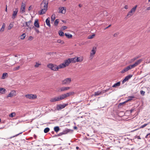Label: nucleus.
Returning a JSON list of instances; mask_svg holds the SVG:
<instances>
[{
    "instance_id": "nucleus-46",
    "label": "nucleus",
    "mask_w": 150,
    "mask_h": 150,
    "mask_svg": "<svg viewBox=\"0 0 150 150\" xmlns=\"http://www.w3.org/2000/svg\"><path fill=\"white\" fill-rule=\"evenodd\" d=\"M68 94H69V96L74 94V93L73 91H71L70 92H69L68 93Z\"/></svg>"
},
{
    "instance_id": "nucleus-55",
    "label": "nucleus",
    "mask_w": 150,
    "mask_h": 150,
    "mask_svg": "<svg viewBox=\"0 0 150 150\" xmlns=\"http://www.w3.org/2000/svg\"><path fill=\"white\" fill-rule=\"evenodd\" d=\"M135 138H137V139H141L139 136H135L134 137Z\"/></svg>"
},
{
    "instance_id": "nucleus-37",
    "label": "nucleus",
    "mask_w": 150,
    "mask_h": 150,
    "mask_svg": "<svg viewBox=\"0 0 150 150\" xmlns=\"http://www.w3.org/2000/svg\"><path fill=\"white\" fill-rule=\"evenodd\" d=\"M16 115V114L15 112H12L9 115V116L11 117H13L15 116Z\"/></svg>"
},
{
    "instance_id": "nucleus-62",
    "label": "nucleus",
    "mask_w": 150,
    "mask_h": 150,
    "mask_svg": "<svg viewBox=\"0 0 150 150\" xmlns=\"http://www.w3.org/2000/svg\"><path fill=\"white\" fill-rule=\"evenodd\" d=\"M31 6H29V8H28V10L29 11H30L31 9Z\"/></svg>"
},
{
    "instance_id": "nucleus-34",
    "label": "nucleus",
    "mask_w": 150,
    "mask_h": 150,
    "mask_svg": "<svg viewBox=\"0 0 150 150\" xmlns=\"http://www.w3.org/2000/svg\"><path fill=\"white\" fill-rule=\"evenodd\" d=\"M50 130V128L49 127H46L44 129V131L45 133H47Z\"/></svg>"
},
{
    "instance_id": "nucleus-35",
    "label": "nucleus",
    "mask_w": 150,
    "mask_h": 150,
    "mask_svg": "<svg viewBox=\"0 0 150 150\" xmlns=\"http://www.w3.org/2000/svg\"><path fill=\"white\" fill-rule=\"evenodd\" d=\"M7 73H4L2 74L1 78L2 79H4L5 78L6 76L7 75Z\"/></svg>"
},
{
    "instance_id": "nucleus-4",
    "label": "nucleus",
    "mask_w": 150,
    "mask_h": 150,
    "mask_svg": "<svg viewBox=\"0 0 150 150\" xmlns=\"http://www.w3.org/2000/svg\"><path fill=\"white\" fill-rule=\"evenodd\" d=\"M62 100L61 95L55 97L54 98L51 99L50 101L52 102H54Z\"/></svg>"
},
{
    "instance_id": "nucleus-2",
    "label": "nucleus",
    "mask_w": 150,
    "mask_h": 150,
    "mask_svg": "<svg viewBox=\"0 0 150 150\" xmlns=\"http://www.w3.org/2000/svg\"><path fill=\"white\" fill-rule=\"evenodd\" d=\"M47 66L49 68L52 70L57 71L59 69L58 66L52 64H48Z\"/></svg>"
},
{
    "instance_id": "nucleus-59",
    "label": "nucleus",
    "mask_w": 150,
    "mask_h": 150,
    "mask_svg": "<svg viewBox=\"0 0 150 150\" xmlns=\"http://www.w3.org/2000/svg\"><path fill=\"white\" fill-rule=\"evenodd\" d=\"M108 91V89L104 90H103V92H102V93H104Z\"/></svg>"
},
{
    "instance_id": "nucleus-42",
    "label": "nucleus",
    "mask_w": 150,
    "mask_h": 150,
    "mask_svg": "<svg viewBox=\"0 0 150 150\" xmlns=\"http://www.w3.org/2000/svg\"><path fill=\"white\" fill-rule=\"evenodd\" d=\"M95 36V35L94 34H92L91 35H90L88 37V38L89 39H91L93 38V37Z\"/></svg>"
},
{
    "instance_id": "nucleus-23",
    "label": "nucleus",
    "mask_w": 150,
    "mask_h": 150,
    "mask_svg": "<svg viewBox=\"0 0 150 150\" xmlns=\"http://www.w3.org/2000/svg\"><path fill=\"white\" fill-rule=\"evenodd\" d=\"M46 24L49 26L50 27V18H47L46 20Z\"/></svg>"
},
{
    "instance_id": "nucleus-22",
    "label": "nucleus",
    "mask_w": 150,
    "mask_h": 150,
    "mask_svg": "<svg viewBox=\"0 0 150 150\" xmlns=\"http://www.w3.org/2000/svg\"><path fill=\"white\" fill-rule=\"evenodd\" d=\"M120 84V81H119L116 83H115L114 84V85L112 86V87L113 88H116L117 87L119 86Z\"/></svg>"
},
{
    "instance_id": "nucleus-5",
    "label": "nucleus",
    "mask_w": 150,
    "mask_h": 150,
    "mask_svg": "<svg viewBox=\"0 0 150 150\" xmlns=\"http://www.w3.org/2000/svg\"><path fill=\"white\" fill-rule=\"evenodd\" d=\"M137 7V6L136 5L133 7L127 14V16L130 17L132 16L133 15V13H134Z\"/></svg>"
},
{
    "instance_id": "nucleus-16",
    "label": "nucleus",
    "mask_w": 150,
    "mask_h": 150,
    "mask_svg": "<svg viewBox=\"0 0 150 150\" xmlns=\"http://www.w3.org/2000/svg\"><path fill=\"white\" fill-rule=\"evenodd\" d=\"M16 93V92L15 91H11V92L8 94V96H7V97H11L13 96V95H15Z\"/></svg>"
},
{
    "instance_id": "nucleus-26",
    "label": "nucleus",
    "mask_w": 150,
    "mask_h": 150,
    "mask_svg": "<svg viewBox=\"0 0 150 150\" xmlns=\"http://www.w3.org/2000/svg\"><path fill=\"white\" fill-rule=\"evenodd\" d=\"M102 92H100L99 91H98L97 92H95L94 93V96H98V95H99L102 93Z\"/></svg>"
},
{
    "instance_id": "nucleus-11",
    "label": "nucleus",
    "mask_w": 150,
    "mask_h": 150,
    "mask_svg": "<svg viewBox=\"0 0 150 150\" xmlns=\"http://www.w3.org/2000/svg\"><path fill=\"white\" fill-rule=\"evenodd\" d=\"M70 88V87H62L59 88V92H63L67 91L69 90Z\"/></svg>"
},
{
    "instance_id": "nucleus-29",
    "label": "nucleus",
    "mask_w": 150,
    "mask_h": 150,
    "mask_svg": "<svg viewBox=\"0 0 150 150\" xmlns=\"http://www.w3.org/2000/svg\"><path fill=\"white\" fill-rule=\"evenodd\" d=\"M5 25L4 23L2 26L1 28V29H0V31L1 32H3L4 29V28L5 27Z\"/></svg>"
},
{
    "instance_id": "nucleus-64",
    "label": "nucleus",
    "mask_w": 150,
    "mask_h": 150,
    "mask_svg": "<svg viewBox=\"0 0 150 150\" xmlns=\"http://www.w3.org/2000/svg\"><path fill=\"white\" fill-rule=\"evenodd\" d=\"M125 8L126 9H127L128 8V6L127 5H125Z\"/></svg>"
},
{
    "instance_id": "nucleus-47",
    "label": "nucleus",
    "mask_w": 150,
    "mask_h": 150,
    "mask_svg": "<svg viewBox=\"0 0 150 150\" xmlns=\"http://www.w3.org/2000/svg\"><path fill=\"white\" fill-rule=\"evenodd\" d=\"M68 94H69V96L74 94V93L73 91H71L70 92H69L68 93Z\"/></svg>"
},
{
    "instance_id": "nucleus-14",
    "label": "nucleus",
    "mask_w": 150,
    "mask_h": 150,
    "mask_svg": "<svg viewBox=\"0 0 150 150\" xmlns=\"http://www.w3.org/2000/svg\"><path fill=\"white\" fill-rule=\"evenodd\" d=\"M31 22V20H30L28 22H26L25 24L23 23V27L27 26L28 28L30 27V23Z\"/></svg>"
},
{
    "instance_id": "nucleus-30",
    "label": "nucleus",
    "mask_w": 150,
    "mask_h": 150,
    "mask_svg": "<svg viewBox=\"0 0 150 150\" xmlns=\"http://www.w3.org/2000/svg\"><path fill=\"white\" fill-rule=\"evenodd\" d=\"M59 130L60 129L58 126H56L54 127V130L56 132H58Z\"/></svg>"
},
{
    "instance_id": "nucleus-54",
    "label": "nucleus",
    "mask_w": 150,
    "mask_h": 150,
    "mask_svg": "<svg viewBox=\"0 0 150 150\" xmlns=\"http://www.w3.org/2000/svg\"><path fill=\"white\" fill-rule=\"evenodd\" d=\"M138 58V57L134 58H133L132 59V61H134L135 60H136V59H137Z\"/></svg>"
},
{
    "instance_id": "nucleus-6",
    "label": "nucleus",
    "mask_w": 150,
    "mask_h": 150,
    "mask_svg": "<svg viewBox=\"0 0 150 150\" xmlns=\"http://www.w3.org/2000/svg\"><path fill=\"white\" fill-rule=\"evenodd\" d=\"M67 105V104H63L58 105L56 107V109L58 110H61L64 108Z\"/></svg>"
},
{
    "instance_id": "nucleus-21",
    "label": "nucleus",
    "mask_w": 150,
    "mask_h": 150,
    "mask_svg": "<svg viewBox=\"0 0 150 150\" xmlns=\"http://www.w3.org/2000/svg\"><path fill=\"white\" fill-rule=\"evenodd\" d=\"M66 67V66L64 62L60 64L58 66L59 69L63 68Z\"/></svg>"
},
{
    "instance_id": "nucleus-8",
    "label": "nucleus",
    "mask_w": 150,
    "mask_h": 150,
    "mask_svg": "<svg viewBox=\"0 0 150 150\" xmlns=\"http://www.w3.org/2000/svg\"><path fill=\"white\" fill-rule=\"evenodd\" d=\"M71 130L69 129H66L62 132L59 133L58 135V136H61L63 134H66L69 132Z\"/></svg>"
},
{
    "instance_id": "nucleus-56",
    "label": "nucleus",
    "mask_w": 150,
    "mask_h": 150,
    "mask_svg": "<svg viewBox=\"0 0 150 150\" xmlns=\"http://www.w3.org/2000/svg\"><path fill=\"white\" fill-rule=\"evenodd\" d=\"M119 33H115L114 35V36L115 37H117L119 34Z\"/></svg>"
},
{
    "instance_id": "nucleus-38",
    "label": "nucleus",
    "mask_w": 150,
    "mask_h": 150,
    "mask_svg": "<svg viewBox=\"0 0 150 150\" xmlns=\"http://www.w3.org/2000/svg\"><path fill=\"white\" fill-rule=\"evenodd\" d=\"M150 122H149L148 123L145 124L143 125H142L140 127V128H142L146 127L147 126L148 124H149Z\"/></svg>"
},
{
    "instance_id": "nucleus-32",
    "label": "nucleus",
    "mask_w": 150,
    "mask_h": 150,
    "mask_svg": "<svg viewBox=\"0 0 150 150\" xmlns=\"http://www.w3.org/2000/svg\"><path fill=\"white\" fill-rule=\"evenodd\" d=\"M59 20L58 19H56L54 23V25L55 26H57L59 22Z\"/></svg>"
},
{
    "instance_id": "nucleus-41",
    "label": "nucleus",
    "mask_w": 150,
    "mask_h": 150,
    "mask_svg": "<svg viewBox=\"0 0 150 150\" xmlns=\"http://www.w3.org/2000/svg\"><path fill=\"white\" fill-rule=\"evenodd\" d=\"M128 67L130 68V69L135 67L134 64L132 65H129L128 66Z\"/></svg>"
},
{
    "instance_id": "nucleus-60",
    "label": "nucleus",
    "mask_w": 150,
    "mask_h": 150,
    "mask_svg": "<svg viewBox=\"0 0 150 150\" xmlns=\"http://www.w3.org/2000/svg\"><path fill=\"white\" fill-rule=\"evenodd\" d=\"M147 63H149L150 62V58L149 59V60L148 59L147 60V62H146Z\"/></svg>"
},
{
    "instance_id": "nucleus-1",
    "label": "nucleus",
    "mask_w": 150,
    "mask_h": 150,
    "mask_svg": "<svg viewBox=\"0 0 150 150\" xmlns=\"http://www.w3.org/2000/svg\"><path fill=\"white\" fill-rule=\"evenodd\" d=\"M43 3L44 4V8L40 10L39 13L40 15H42L44 14L46 12L48 7V0H44L43 1Z\"/></svg>"
},
{
    "instance_id": "nucleus-53",
    "label": "nucleus",
    "mask_w": 150,
    "mask_h": 150,
    "mask_svg": "<svg viewBox=\"0 0 150 150\" xmlns=\"http://www.w3.org/2000/svg\"><path fill=\"white\" fill-rule=\"evenodd\" d=\"M34 29L35 31L37 33H39V31L37 28H35Z\"/></svg>"
},
{
    "instance_id": "nucleus-9",
    "label": "nucleus",
    "mask_w": 150,
    "mask_h": 150,
    "mask_svg": "<svg viewBox=\"0 0 150 150\" xmlns=\"http://www.w3.org/2000/svg\"><path fill=\"white\" fill-rule=\"evenodd\" d=\"M132 75L130 74L126 76L122 81V84L124 83L126 81H128L129 79H130L132 77Z\"/></svg>"
},
{
    "instance_id": "nucleus-19",
    "label": "nucleus",
    "mask_w": 150,
    "mask_h": 150,
    "mask_svg": "<svg viewBox=\"0 0 150 150\" xmlns=\"http://www.w3.org/2000/svg\"><path fill=\"white\" fill-rule=\"evenodd\" d=\"M34 25L36 27L38 28L40 27V25L38 23V19H36L35 20Z\"/></svg>"
},
{
    "instance_id": "nucleus-10",
    "label": "nucleus",
    "mask_w": 150,
    "mask_h": 150,
    "mask_svg": "<svg viewBox=\"0 0 150 150\" xmlns=\"http://www.w3.org/2000/svg\"><path fill=\"white\" fill-rule=\"evenodd\" d=\"M25 4L22 2L21 8V12L22 13H24L25 12Z\"/></svg>"
},
{
    "instance_id": "nucleus-18",
    "label": "nucleus",
    "mask_w": 150,
    "mask_h": 150,
    "mask_svg": "<svg viewBox=\"0 0 150 150\" xmlns=\"http://www.w3.org/2000/svg\"><path fill=\"white\" fill-rule=\"evenodd\" d=\"M61 96L62 100L64 99L65 98L69 96L68 93L65 94H62L61 95Z\"/></svg>"
},
{
    "instance_id": "nucleus-61",
    "label": "nucleus",
    "mask_w": 150,
    "mask_h": 150,
    "mask_svg": "<svg viewBox=\"0 0 150 150\" xmlns=\"http://www.w3.org/2000/svg\"><path fill=\"white\" fill-rule=\"evenodd\" d=\"M127 102H128V101H127V100L125 101V102H122V103H123V104H125V103H127Z\"/></svg>"
},
{
    "instance_id": "nucleus-17",
    "label": "nucleus",
    "mask_w": 150,
    "mask_h": 150,
    "mask_svg": "<svg viewBox=\"0 0 150 150\" xmlns=\"http://www.w3.org/2000/svg\"><path fill=\"white\" fill-rule=\"evenodd\" d=\"M130 68L128 66L127 67L124 68L123 69H122L121 71V73L122 74L124 73L125 72L127 71Z\"/></svg>"
},
{
    "instance_id": "nucleus-27",
    "label": "nucleus",
    "mask_w": 150,
    "mask_h": 150,
    "mask_svg": "<svg viewBox=\"0 0 150 150\" xmlns=\"http://www.w3.org/2000/svg\"><path fill=\"white\" fill-rule=\"evenodd\" d=\"M71 62L75 63L76 62V57L69 58Z\"/></svg>"
},
{
    "instance_id": "nucleus-20",
    "label": "nucleus",
    "mask_w": 150,
    "mask_h": 150,
    "mask_svg": "<svg viewBox=\"0 0 150 150\" xmlns=\"http://www.w3.org/2000/svg\"><path fill=\"white\" fill-rule=\"evenodd\" d=\"M66 65L67 66H68L69 65V64L71 62L69 58L68 59L65 60L64 62Z\"/></svg>"
},
{
    "instance_id": "nucleus-49",
    "label": "nucleus",
    "mask_w": 150,
    "mask_h": 150,
    "mask_svg": "<svg viewBox=\"0 0 150 150\" xmlns=\"http://www.w3.org/2000/svg\"><path fill=\"white\" fill-rule=\"evenodd\" d=\"M140 93L142 95L144 96V95L145 92L144 91H143L141 90V91H140Z\"/></svg>"
},
{
    "instance_id": "nucleus-48",
    "label": "nucleus",
    "mask_w": 150,
    "mask_h": 150,
    "mask_svg": "<svg viewBox=\"0 0 150 150\" xmlns=\"http://www.w3.org/2000/svg\"><path fill=\"white\" fill-rule=\"evenodd\" d=\"M41 65V64L38 63L37 62L36 63V64L35 65V67H37L39 66V65Z\"/></svg>"
},
{
    "instance_id": "nucleus-13",
    "label": "nucleus",
    "mask_w": 150,
    "mask_h": 150,
    "mask_svg": "<svg viewBox=\"0 0 150 150\" xmlns=\"http://www.w3.org/2000/svg\"><path fill=\"white\" fill-rule=\"evenodd\" d=\"M18 12V10L17 8H16L15 9V10L13 11V15L12 16V18L13 19H14L16 18V16Z\"/></svg>"
},
{
    "instance_id": "nucleus-58",
    "label": "nucleus",
    "mask_w": 150,
    "mask_h": 150,
    "mask_svg": "<svg viewBox=\"0 0 150 150\" xmlns=\"http://www.w3.org/2000/svg\"><path fill=\"white\" fill-rule=\"evenodd\" d=\"M67 28V27L66 26H64L63 27V30H64L66 29Z\"/></svg>"
},
{
    "instance_id": "nucleus-15",
    "label": "nucleus",
    "mask_w": 150,
    "mask_h": 150,
    "mask_svg": "<svg viewBox=\"0 0 150 150\" xmlns=\"http://www.w3.org/2000/svg\"><path fill=\"white\" fill-rule=\"evenodd\" d=\"M59 13L64 14L66 12V9H64V7H61V8H59Z\"/></svg>"
},
{
    "instance_id": "nucleus-36",
    "label": "nucleus",
    "mask_w": 150,
    "mask_h": 150,
    "mask_svg": "<svg viewBox=\"0 0 150 150\" xmlns=\"http://www.w3.org/2000/svg\"><path fill=\"white\" fill-rule=\"evenodd\" d=\"M13 26V23H10L8 27V30H10L12 28Z\"/></svg>"
},
{
    "instance_id": "nucleus-33",
    "label": "nucleus",
    "mask_w": 150,
    "mask_h": 150,
    "mask_svg": "<svg viewBox=\"0 0 150 150\" xmlns=\"http://www.w3.org/2000/svg\"><path fill=\"white\" fill-rule=\"evenodd\" d=\"M6 91V90L3 88H0V93L3 94L5 93V91Z\"/></svg>"
},
{
    "instance_id": "nucleus-43",
    "label": "nucleus",
    "mask_w": 150,
    "mask_h": 150,
    "mask_svg": "<svg viewBox=\"0 0 150 150\" xmlns=\"http://www.w3.org/2000/svg\"><path fill=\"white\" fill-rule=\"evenodd\" d=\"M55 15H53L52 16V17H51V21H54V20L55 19Z\"/></svg>"
},
{
    "instance_id": "nucleus-12",
    "label": "nucleus",
    "mask_w": 150,
    "mask_h": 150,
    "mask_svg": "<svg viewBox=\"0 0 150 150\" xmlns=\"http://www.w3.org/2000/svg\"><path fill=\"white\" fill-rule=\"evenodd\" d=\"M96 47H93L91 53V57H93L94 55L95 54L96 52Z\"/></svg>"
},
{
    "instance_id": "nucleus-44",
    "label": "nucleus",
    "mask_w": 150,
    "mask_h": 150,
    "mask_svg": "<svg viewBox=\"0 0 150 150\" xmlns=\"http://www.w3.org/2000/svg\"><path fill=\"white\" fill-rule=\"evenodd\" d=\"M134 98V97L133 96H129L128 97V99L127 100V101H128L132 100Z\"/></svg>"
},
{
    "instance_id": "nucleus-3",
    "label": "nucleus",
    "mask_w": 150,
    "mask_h": 150,
    "mask_svg": "<svg viewBox=\"0 0 150 150\" xmlns=\"http://www.w3.org/2000/svg\"><path fill=\"white\" fill-rule=\"evenodd\" d=\"M71 81V79L70 78H68L62 80V83L63 85H67L69 84Z\"/></svg>"
},
{
    "instance_id": "nucleus-24",
    "label": "nucleus",
    "mask_w": 150,
    "mask_h": 150,
    "mask_svg": "<svg viewBox=\"0 0 150 150\" xmlns=\"http://www.w3.org/2000/svg\"><path fill=\"white\" fill-rule=\"evenodd\" d=\"M142 61V60L141 59L138 60L134 64V65L135 67L137 66V65L140 63Z\"/></svg>"
},
{
    "instance_id": "nucleus-31",
    "label": "nucleus",
    "mask_w": 150,
    "mask_h": 150,
    "mask_svg": "<svg viewBox=\"0 0 150 150\" xmlns=\"http://www.w3.org/2000/svg\"><path fill=\"white\" fill-rule=\"evenodd\" d=\"M26 36V35L25 33H23L21 36V39L22 40H23L25 38Z\"/></svg>"
},
{
    "instance_id": "nucleus-40",
    "label": "nucleus",
    "mask_w": 150,
    "mask_h": 150,
    "mask_svg": "<svg viewBox=\"0 0 150 150\" xmlns=\"http://www.w3.org/2000/svg\"><path fill=\"white\" fill-rule=\"evenodd\" d=\"M23 133V132H20V133L18 134H17L14 136H11V137H10L9 139H11L12 138H13V137H17V136H18L20 134H21L22 133Z\"/></svg>"
},
{
    "instance_id": "nucleus-28",
    "label": "nucleus",
    "mask_w": 150,
    "mask_h": 150,
    "mask_svg": "<svg viewBox=\"0 0 150 150\" xmlns=\"http://www.w3.org/2000/svg\"><path fill=\"white\" fill-rule=\"evenodd\" d=\"M65 35L66 37L69 38H71L72 37V35L71 34H70L69 33H65Z\"/></svg>"
},
{
    "instance_id": "nucleus-45",
    "label": "nucleus",
    "mask_w": 150,
    "mask_h": 150,
    "mask_svg": "<svg viewBox=\"0 0 150 150\" xmlns=\"http://www.w3.org/2000/svg\"><path fill=\"white\" fill-rule=\"evenodd\" d=\"M68 94H69V96L74 94V93L73 91H71L70 92H69L68 93Z\"/></svg>"
},
{
    "instance_id": "nucleus-51",
    "label": "nucleus",
    "mask_w": 150,
    "mask_h": 150,
    "mask_svg": "<svg viewBox=\"0 0 150 150\" xmlns=\"http://www.w3.org/2000/svg\"><path fill=\"white\" fill-rule=\"evenodd\" d=\"M150 133H149L148 134H147L145 136V138H150Z\"/></svg>"
},
{
    "instance_id": "nucleus-25",
    "label": "nucleus",
    "mask_w": 150,
    "mask_h": 150,
    "mask_svg": "<svg viewBox=\"0 0 150 150\" xmlns=\"http://www.w3.org/2000/svg\"><path fill=\"white\" fill-rule=\"evenodd\" d=\"M76 62H81L82 61L83 59L82 57H76Z\"/></svg>"
},
{
    "instance_id": "nucleus-57",
    "label": "nucleus",
    "mask_w": 150,
    "mask_h": 150,
    "mask_svg": "<svg viewBox=\"0 0 150 150\" xmlns=\"http://www.w3.org/2000/svg\"><path fill=\"white\" fill-rule=\"evenodd\" d=\"M19 68H20V66H18L15 68V70H18L19 69Z\"/></svg>"
},
{
    "instance_id": "nucleus-52",
    "label": "nucleus",
    "mask_w": 150,
    "mask_h": 150,
    "mask_svg": "<svg viewBox=\"0 0 150 150\" xmlns=\"http://www.w3.org/2000/svg\"><path fill=\"white\" fill-rule=\"evenodd\" d=\"M33 38L32 36H30L28 38V40H32Z\"/></svg>"
},
{
    "instance_id": "nucleus-50",
    "label": "nucleus",
    "mask_w": 150,
    "mask_h": 150,
    "mask_svg": "<svg viewBox=\"0 0 150 150\" xmlns=\"http://www.w3.org/2000/svg\"><path fill=\"white\" fill-rule=\"evenodd\" d=\"M57 42L58 43H63V41L60 39L58 40L57 41Z\"/></svg>"
},
{
    "instance_id": "nucleus-63",
    "label": "nucleus",
    "mask_w": 150,
    "mask_h": 150,
    "mask_svg": "<svg viewBox=\"0 0 150 150\" xmlns=\"http://www.w3.org/2000/svg\"><path fill=\"white\" fill-rule=\"evenodd\" d=\"M111 26V25H110L106 27V28H105V29H107L109 27H110Z\"/></svg>"
},
{
    "instance_id": "nucleus-39",
    "label": "nucleus",
    "mask_w": 150,
    "mask_h": 150,
    "mask_svg": "<svg viewBox=\"0 0 150 150\" xmlns=\"http://www.w3.org/2000/svg\"><path fill=\"white\" fill-rule=\"evenodd\" d=\"M59 35L61 36H62L64 35V33L62 31H59Z\"/></svg>"
},
{
    "instance_id": "nucleus-7",
    "label": "nucleus",
    "mask_w": 150,
    "mask_h": 150,
    "mask_svg": "<svg viewBox=\"0 0 150 150\" xmlns=\"http://www.w3.org/2000/svg\"><path fill=\"white\" fill-rule=\"evenodd\" d=\"M25 96L27 98L31 99H34L37 98L36 95L32 94L26 95Z\"/></svg>"
}]
</instances>
